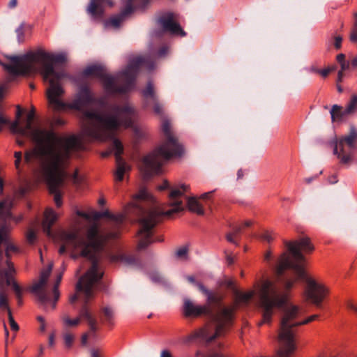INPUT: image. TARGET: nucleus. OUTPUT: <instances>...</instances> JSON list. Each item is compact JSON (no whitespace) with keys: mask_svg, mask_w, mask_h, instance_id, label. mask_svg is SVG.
Listing matches in <instances>:
<instances>
[{"mask_svg":"<svg viewBox=\"0 0 357 357\" xmlns=\"http://www.w3.org/2000/svg\"><path fill=\"white\" fill-rule=\"evenodd\" d=\"M12 64L7 66V69L14 75L23 76L40 73L44 82H48L49 87L46 95L49 107L54 112L66 109H75L81 112L82 119V133L89 140L105 141L111 139V148L114 152L116 170L115 180L121 181L126 172L130 171V167L124 161L121 155L123 153L122 143L114 137L115 132L121 127L130 128L135 138L142 139L144 132L135 126L136 116L135 109L128 104L123 106L113 105L110 112H100L86 107L98 104L101 107L107 105L105 98H96L91 93L89 86L83 85L75 96L70 103H66L61 99L64 91L59 82L66 74L63 70H57L56 65L66 63V57L63 54H53L38 49L29 51L20 56L10 57Z\"/></svg>","mask_w":357,"mask_h":357,"instance_id":"f257e3e1","label":"nucleus"},{"mask_svg":"<svg viewBox=\"0 0 357 357\" xmlns=\"http://www.w3.org/2000/svg\"><path fill=\"white\" fill-rule=\"evenodd\" d=\"M20 135L30 137L36 146L24 153V163L43 180L57 207L62 204L61 189L68 176L66 169L74 152L84 148L82 139L75 135L59 138L52 130L33 128L27 121L21 127Z\"/></svg>","mask_w":357,"mask_h":357,"instance_id":"f03ea898","label":"nucleus"},{"mask_svg":"<svg viewBox=\"0 0 357 357\" xmlns=\"http://www.w3.org/2000/svg\"><path fill=\"white\" fill-rule=\"evenodd\" d=\"M189 282L195 284L198 289L206 296L205 305H196L189 298L183 301V314L187 317H197L204 315L208 318L209 323L183 338V342L199 341L208 344L215 338L222 335L231 324L234 312L241 305H247L253 298L255 292L250 291L235 293V305L227 307L223 304L224 296L218 291L208 289L204 284L197 282L193 276H187Z\"/></svg>","mask_w":357,"mask_h":357,"instance_id":"7ed1b4c3","label":"nucleus"},{"mask_svg":"<svg viewBox=\"0 0 357 357\" xmlns=\"http://www.w3.org/2000/svg\"><path fill=\"white\" fill-rule=\"evenodd\" d=\"M189 188V185L182 184L178 188L171 190L168 202V206L171 208L167 211L156 206L154 204L152 196L144 188L141 189L139 193L135 195L137 200L149 201L151 203V206H149L142 204H135L131 208L128 209V213H132L138 218L139 224V229L137 232L139 250L145 249L155 241L153 239V229L163 216L170 217L174 213L184 210L182 197L187 199V205L190 211L200 215L204 214V208L196 197H188L184 195V192H187ZM156 241H162V239L158 238Z\"/></svg>","mask_w":357,"mask_h":357,"instance_id":"20e7f679","label":"nucleus"},{"mask_svg":"<svg viewBox=\"0 0 357 357\" xmlns=\"http://www.w3.org/2000/svg\"><path fill=\"white\" fill-rule=\"evenodd\" d=\"M62 245L59 250L60 255L66 252V248L79 250V255L87 258L91 263V268L81 278L76 284L77 293H84L86 297L91 295L92 288L98 283L103 276L99 263L102 252V242L105 236L100 235L96 225L91 226L86 235L78 231H62L60 235Z\"/></svg>","mask_w":357,"mask_h":357,"instance_id":"39448f33","label":"nucleus"},{"mask_svg":"<svg viewBox=\"0 0 357 357\" xmlns=\"http://www.w3.org/2000/svg\"><path fill=\"white\" fill-rule=\"evenodd\" d=\"M142 66L151 70L155 63L149 56H137L130 60L126 68L116 76L107 74L102 66L98 65L88 66L84 70L83 75L98 77L109 94H125L134 88L136 76Z\"/></svg>","mask_w":357,"mask_h":357,"instance_id":"423d86ee","label":"nucleus"},{"mask_svg":"<svg viewBox=\"0 0 357 357\" xmlns=\"http://www.w3.org/2000/svg\"><path fill=\"white\" fill-rule=\"evenodd\" d=\"M162 130L166 140L151 153L143 158L140 167L144 179H149L153 174H159L162 165L172 157H179L183 148L171 132L170 122L166 116L162 118Z\"/></svg>","mask_w":357,"mask_h":357,"instance_id":"0eeeda50","label":"nucleus"},{"mask_svg":"<svg viewBox=\"0 0 357 357\" xmlns=\"http://www.w3.org/2000/svg\"><path fill=\"white\" fill-rule=\"evenodd\" d=\"M356 149L357 129L354 126H351L347 134L337 138L333 153L337 155L340 163L350 165L354 160Z\"/></svg>","mask_w":357,"mask_h":357,"instance_id":"6e6552de","label":"nucleus"},{"mask_svg":"<svg viewBox=\"0 0 357 357\" xmlns=\"http://www.w3.org/2000/svg\"><path fill=\"white\" fill-rule=\"evenodd\" d=\"M103 217L107 218L110 220L109 226L107 228L100 231L99 229L98 226L96 224H93L92 225H96L99 234L106 237L104 241L102 242V250H104V248L108 241L114 240L119 238L121 228L126 219L125 215L123 214H120L119 215H114L111 214L108 211H105L103 212H96L94 215V218L96 219H99Z\"/></svg>","mask_w":357,"mask_h":357,"instance_id":"1a4fd4ad","label":"nucleus"},{"mask_svg":"<svg viewBox=\"0 0 357 357\" xmlns=\"http://www.w3.org/2000/svg\"><path fill=\"white\" fill-rule=\"evenodd\" d=\"M151 0H123V8L119 14L111 17L104 22L105 28L119 29L121 22L135 10H144Z\"/></svg>","mask_w":357,"mask_h":357,"instance_id":"9d476101","label":"nucleus"},{"mask_svg":"<svg viewBox=\"0 0 357 357\" xmlns=\"http://www.w3.org/2000/svg\"><path fill=\"white\" fill-rule=\"evenodd\" d=\"M156 22L162 29V32L182 37L186 36V33L182 29L179 24L174 21V15L172 13L162 14L157 19Z\"/></svg>","mask_w":357,"mask_h":357,"instance_id":"9b49d317","label":"nucleus"},{"mask_svg":"<svg viewBox=\"0 0 357 357\" xmlns=\"http://www.w3.org/2000/svg\"><path fill=\"white\" fill-rule=\"evenodd\" d=\"M113 6L114 3L112 0H90L86 11L92 19L101 20L104 17L106 7Z\"/></svg>","mask_w":357,"mask_h":357,"instance_id":"f8f14e48","label":"nucleus"},{"mask_svg":"<svg viewBox=\"0 0 357 357\" xmlns=\"http://www.w3.org/2000/svg\"><path fill=\"white\" fill-rule=\"evenodd\" d=\"M80 294L83 296L84 304L79 310V314L82 319L87 321L89 328V331L87 333L89 337L90 336L95 339L96 338V331H98V323L96 319L93 316L86 305L89 300L93 297V288H92L91 295L89 297H86L84 293Z\"/></svg>","mask_w":357,"mask_h":357,"instance_id":"ddd939ff","label":"nucleus"},{"mask_svg":"<svg viewBox=\"0 0 357 357\" xmlns=\"http://www.w3.org/2000/svg\"><path fill=\"white\" fill-rule=\"evenodd\" d=\"M142 95L145 100V105H153V112L161 118L165 117L163 105L158 101L153 86L151 82L147 84L146 87L142 91Z\"/></svg>","mask_w":357,"mask_h":357,"instance_id":"4468645a","label":"nucleus"},{"mask_svg":"<svg viewBox=\"0 0 357 357\" xmlns=\"http://www.w3.org/2000/svg\"><path fill=\"white\" fill-rule=\"evenodd\" d=\"M17 248L9 242L7 227L2 225L0 227V261H1L5 252L7 258L10 257V252H15Z\"/></svg>","mask_w":357,"mask_h":357,"instance_id":"2eb2a0df","label":"nucleus"},{"mask_svg":"<svg viewBox=\"0 0 357 357\" xmlns=\"http://www.w3.org/2000/svg\"><path fill=\"white\" fill-rule=\"evenodd\" d=\"M47 282V280L40 276L39 281L31 287V291L36 294L38 301L42 304H46L50 301V294L45 289Z\"/></svg>","mask_w":357,"mask_h":357,"instance_id":"dca6fc26","label":"nucleus"},{"mask_svg":"<svg viewBox=\"0 0 357 357\" xmlns=\"http://www.w3.org/2000/svg\"><path fill=\"white\" fill-rule=\"evenodd\" d=\"M57 219V215L52 208L45 210L44 219L42 223L43 231L48 236H52V227Z\"/></svg>","mask_w":357,"mask_h":357,"instance_id":"f3484780","label":"nucleus"},{"mask_svg":"<svg viewBox=\"0 0 357 357\" xmlns=\"http://www.w3.org/2000/svg\"><path fill=\"white\" fill-rule=\"evenodd\" d=\"M112 260L115 261L121 262L127 266L139 268L141 266V262L138 257L128 255L125 253H121L112 257Z\"/></svg>","mask_w":357,"mask_h":357,"instance_id":"a211bd4d","label":"nucleus"},{"mask_svg":"<svg viewBox=\"0 0 357 357\" xmlns=\"http://www.w3.org/2000/svg\"><path fill=\"white\" fill-rule=\"evenodd\" d=\"M332 121H341L350 116L349 114L345 113V108L342 106L334 105L330 111Z\"/></svg>","mask_w":357,"mask_h":357,"instance_id":"6ab92c4d","label":"nucleus"},{"mask_svg":"<svg viewBox=\"0 0 357 357\" xmlns=\"http://www.w3.org/2000/svg\"><path fill=\"white\" fill-rule=\"evenodd\" d=\"M6 268L3 271V273L6 278V284H10V282L15 281L13 275L15 274L16 271L14 268L13 264L8 259L6 261Z\"/></svg>","mask_w":357,"mask_h":357,"instance_id":"aec40b11","label":"nucleus"},{"mask_svg":"<svg viewBox=\"0 0 357 357\" xmlns=\"http://www.w3.org/2000/svg\"><path fill=\"white\" fill-rule=\"evenodd\" d=\"M357 112V95L353 94L349 102L345 107V113L349 116L354 115Z\"/></svg>","mask_w":357,"mask_h":357,"instance_id":"412c9836","label":"nucleus"},{"mask_svg":"<svg viewBox=\"0 0 357 357\" xmlns=\"http://www.w3.org/2000/svg\"><path fill=\"white\" fill-rule=\"evenodd\" d=\"M101 314L102 317V321L107 322L109 324L112 323L114 318V311L109 306L103 307L101 309Z\"/></svg>","mask_w":357,"mask_h":357,"instance_id":"4be33fe9","label":"nucleus"},{"mask_svg":"<svg viewBox=\"0 0 357 357\" xmlns=\"http://www.w3.org/2000/svg\"><path fill=\"white\" fill-rule=\"evenodd\" d=\"M62 276H63V271L57 275V278L56 280V282H55L53 289H52V294H53L54 299V302L53 306H52L53 308L55 307V305H56L55 303L59 298L60 294H59V286L61 281Z\"/></svg>","mask_w":357,"mask_h":357,"instance_id":"5701e85b","label":"nucleus"},{"mask_svg":"<svg viewBox=\"0 0 357 357\" xmlns=\"http://www.w3.org/2000/svg\"><path fill=\"white\" fill-rule=\"evenodd\" d=\"M13 207V201L6 199L2 202H0V213H5L6 216H10V211Z\"/></svg>","mask_w":357,"mask_h":357,"instance_id":"b1692460","label":"nucleus"},{"mask_svg":"<svg viewBox=\"0 0 357 357\" xmlns=\"http://www.w3.org/2000/svg\"><path fill=\"white\" fill-rule=\"evenodd\" d=\"M0 310H10L8 295L3 291H0Z\"/></svg>","mask_w":357,"mask_h":357,"instance_id":"393cba45","label":"nucleus"},{"mask_svg":"<svg viewBox=\"0 0 357 357\" xmlns=\"http://www.w3.org/2000/svg\"><path fill=\"white\" fill-rule=\"evenodd\" d=\"M342 37L341 36H335L328 38L327 45L330 47L333 45L336 50H340L342 47Z\"/></svg>","mask_w":357,"mask_h":357,"instance_id":"a878e982","label":"nucleus"},{"mask_svg":"<svg viewBox=\"0 0 357 357\" xmlns=\"http://www.w3.org/2000/svg\"><path fill=\"white\" fill-rule=\"evenodd\" d=\"M8 285L11 287L16 298H20V296H22L24 289L15 280L10 282V284Z\"/></svg>","mask_w":357,"mask_h":357,"instance_id":"bb28decb","label":"nucleus"},{"mask_svg":"<svg viewBox=\"0 0 357 357\" xmlns=\"http://www.w3.org/2000/svg\"><path fill=\"white\" fill-rule=\"evenodd\" d=\"M81 318H82V317L79 315V317H77L75 319H70V317L68 315H64L62 319L66 325L69 326H77L79 324Z\"/></svg>","mask_w":357,"mask_h":357,"instance_id":"cd10ccee","label":"nucleus"},{"mask_svg":"<svg viewBox=\"0 0 357 357\" xmlns=\"http://www.w3.org/2000/svg\"><path fill=\"white\" fill-rule=\"evenodd\" d=\"M195 356L196 357H224L220 352L215 350L208 351L206 355H204L200 351H197Z\"/></svg>","mask_w":357,"mask_h":357,"instance_id":"c85d7f7f","label":"nucleus"},{"mask_svg":"<svg viewBox=\"0 0 357 357\" xmlns=\"http://www.w3.org/2000/svg\"><path fill=\"white\" fill-rule=\"evenodd\" d=\"M15 156V166L19 172L22 171L21 162L22 159V153L21 151H15L14 153Z\"/></svg>","mask_w":357,"mask_h":357,"instance_id":"c756f323","label":"nucleus"},{"mask_svg":"<svg viewBox=\"0 0 357 357\" xmlns=\"http://www.w3.org/2000/svg\"><path fill=\"white\" fill-rule=\"evenodd\" d=\"M150 279L155 283H163L165 282V279L163 276L159 273L158 272H153L149 275Z\"/></svg>","mask_w":357,"mask_h":357,"instance_id":"7c9ffc66","label":"nucleus"},{"mask_svg":"<svg viewBox=\"0 0 357 357\" xmlns=\"http://www.w3.org/2000/svg\"><path fill=\"white\" fill-rule=\"evenodd\" d=\"M8 322L10 326V328L13 331H17L19 330V326L17 323L15 321L11 310H9L8 312Z\"/></svg>","mask_w":357,"mask_h":357,"instance_id":"2f4dec72","label":"nucleus"},{"mask_svg":"<svg viewBox=\"0 0 357 357\" xmlns=\"http://www.w3.org/2000/svg\"><path fill=\"white\" fill-rule=\"evenodd\" d=\"M64 344L66 347L70 348L73 345L74 336L68 332L63 333Z\"/></svg>","mask_w":357,"mask_h":357,"instance_id":"473e14b6","label":"nucleus"},{"mask_svg":"<svg viewBox=\"0 0 357 357\" xmlns=\"http://www.w3.org/2000/svg\"><path fill=\"white\" fill-rule=\"evenodd\" d=\"M16 33L17 37V40L20 43H23L24 40V24H22L20 26L16 29Z\"/></svg>","mask_w":357,"mask_h":357,"instance_id":"72a5a7b5","label":"nucleus"},{"mask_svg":"<svg viewBox=\"0 0 357 357\" xmlns=\"http://www.w3.org/2000/svg\"><path fill=\"white\" fill-rule=\"evenodd\" d=\"M188 252V249L186 246L181 247L176 252V256L179 259L185 258Z\"/></svg>","mask_w":357,"mask_h":357,"instance_id":"f704fd0d","label":"nucleus"},{"mask_svg":"<svg viewBox=\"0 0 357 357\" xmlns=\"http://www.w3.org/2000/svg\"><path fill=\"white\" fill-rule=\"evenodd\" d=\"M335 70V67L328 68L324 70L314 69L313 70L319 74H320L322 77H326L329 73Z\"/></svg>","mask_w":357,"mask_h":357,"instance_id":"c9c22d12","label":"nucleus"},{"mask_svg":"<svg viewBox=\"0 0 357 357\" xmlns=\"http://www.w3.org/2000/svg\"><path fill=\"white\" fill-rule=\"evenodd\" d=\"M8 125H10V128L12 132L20 134V130L21 129V126H20V122L18 120H16L13 123L10 122Z\"/></svg>","mask_w":357,"mask_h":357,"instance_id":"e433bc0d","label":"nucleus"},{"mask_svg":"<svg viewBox=\"0 0 357 357\" xmlns=\"http://www.w3.org/2000/svg\"><path fill=\"white\" fill-rule=\"evenodd\" d=\"M52 268H53V264H49V266H47V268L46 269L42 271L40 276L42 278H45L47 280H48V278L52 272Z\"/></svg>","mask_w":357,"mask_h":357,"instance_id":"4c0bfd02","label":"nucleus"},{"mask_svg":"<svg viewBox=\"0 0 357 357\" xmlns=\"http://www.w3.org/2000/svg\"><path fill=\"white\" fill-rule=\"evenodd\" d=\"M36 235L35 231L32 229H29L26 234L27 241L30 243H33L34 242V241L36 240Z\"/></svg>","mask_w":357,"mask_h":357,"instance_id":"58836bf2","label":"nucleus"},{"mask_svg":"<svg viewBox=\"0 0 357 357\" xmlns=\"http://www.w3.org/2000/svg\"><path fill=\"white\" fill-rule=\"evenodd\" d=\"M10 123V120L5 118L0 114V132H1L3 129V126L8 125Z\"/></svg>","mask_w":357,"mask_h":357,"instance_id":"ea45409f","label":"nucleus"},{"mask_svg":"<svg viewBox=\"0 0 357 357\" xmlns=\"http://www.w3.org/2000/svg\"><path fill=\"white\" fill-rule=\"evenodd\" d=\"M350 39L352 42L357 43V22L355 23V28L354 30L351 33Z\"/></svg>","mask_w":357,"mask_h":357,"instance_id":"a19ab883","label":"nucleus"},{"mask_svg":"<svg viewBox=\"0 0 357 357\" xmlns=\"http://www.w3.org/2000/svg\"><path fill=\"white\" fill-rule=\"evenodd\" d=\"M72 181L74 184L78 185L81 183V179L78 175L77 171H76L72 176Z\"/></svg>","mask_w":357,"mask_h":357,"instance_id":"79ce46f5","label":"nucleus"},{"mask_svg":"<svg viewBox=\"0 0 357 357\" xmlns=\"http://www.w3.org/2000/svg\"><path fill=\"white\" fill-rule=\"evenodd\" d=\"M261 239L267 242H271L273 240V237L268 232H265L261 235Z\"/></svg>","mask_w":357,"mask_h":357,"instance_id":"37998d69","label":"nucleus"},{"mask_svg":"<svg viewBox=\"0 0 357 357\" xmlns=\"http://www.w3.org/2000/svg\"><path fill=\"white\" fill-rule=\"evenodd\" d=\"M243 226H234L232 228V234L234 236L239 235L241 233Z\"/></svg>","mask_w":357,"mask_h":357,"instance_id":"c03bdc74","label":"nucleus"},{"mask_svg":"<svg viewBox=\"0 0 357 357\" xmlns=\"http://www.w3.org/2000/svg\"><path fill=\"white\" fill-rule=\"evenodd\" d=\"M52 121L54 125L59 126H63L65 123V122L63 119H61V118L57 117V116H54L53 118Z\"/></svg>","mask_w":357,"mask_h":357,"instance_id":"a18cd8bd","label":"nucleus"},{"mask_svg":"<svg viewBox=\"0 0 357 357\" xmlns=\"http://www.w3.org/2000/svg\"><path fill=\"white\" fill-rule=\"evenodd\" d=\"M91 357H102L100 350L96 349H92L91 350Z\"/></svg>","mask_w":357,"mask_h":357,"instance_id":"49530a36","label":"nucleus"},{"mask_svg":"<svg viewBox=\"0 0 357 357\" xmlns=\"http://www.w3.org/2000/svg\"><path fill=\"white\" fill-rule=\"evenodd\" d=\"M168 51V47L167 46H162L158 50V54L159 56H164L167 54Z\"/></svg>","mask_w":357,"mask_h":357,"instance_id":"de8ad7c7","label":"nucleus"},{"mask_svg":"<svg viewBox=\"0 0 357 357\" xmlns=\"http://www.w3.org/2000/svg\"><path fill=\"white\" fill-rule=\"evenodd\" d=\"M340 65L341 66V69L340 71H342V72L349 70L351 68L349 61H345L344 63H340Z\"/></svg>","mask_w":357,"mask_h":357,"instance_id":"09e8293b","label":"nucleus"},{"mask_svg":"<svg viewBox=\"0 0 357 357\" xmlns=\"http://www.w3.org/2000/svg\"><path fill=\"white\" fill-rule=\"evenodd\" d=\"M351 68H357V56L352 57L349 61Z\"/></svg>","mask_w":357,"mask_h":357,"instance_id":"8fccbe9b","label":"nucleus"},{"mask_svg":"<svg viewBox=\"0 0 357 357\" xmlns=\"http://www.w3.org/2000/svg\"><path fill=\"white\" fill-rule=\"evenodd\" d=\"M319 175L316 174L312 176L307 177L304 178V182L306 184H310L313 181L316 180L318 178Z\"/></svg>","mask_w":357,"mask_h":357,"instance_id":"3c124183","label":"nucleus"},{"mask_svg":"<svg viewBox=\"0 0 357 357\" xmlns=\"http://www.w3.org/2000/svg\"><path fill=\"white\" fill-rule=\"evenodd\" d=\"M233 236H234L232 233H228L226 235V238L229 243H234L237 245L238 243L235 241Z\"/></svg>","mask_w":357,"mask_h":357,"instance_id":"603ef678","label":"nucleus"},{"mask_svg":"<svg viewBox=\"0 0 357 357\" xmlns=\"http://www.w3.org/2000/svg\"><path fill=\"white\" fill-rule=\"evenodd\" d=\"M214 192H215V190L205 192L201 195L200 198L202 199H210V197H211V195H213V193Z\"/></svg>","mask_w":357,"mask_h":357,"instance_id":"864d4df0","label":"nucleus"},{"mask_svg":"<svg viewBox=\"0 0 357 357\" xmlns=\"http://www.w3.org/2000/svg\"><path fill=\"white\" fill-rule=\"evenodd\" d=\"M347 306L349 309L354 310V312H357V306L355 305L351 301H349L347 303Z\"/></svg>","mask_w":357,"mask_h":357,"instance_id":"5fc2aeb1","label":"nucleus"},{"mask_svg":"<svg viewBox=\"0 0 357 357\" xmlns=\"http://www.w3.org/2000/svg\"><path fill=\"white\" fill-rule=\"evenodd\" d=\"M337 61L340 64L345 62V55L344 54H340L337 56Z\"/></svg>","mask_w":357,"mask_h":357,"instance_id":"6e6d98bb","label":"nucleus"},{"mask_svg":"<svg viewBox=\"0 0 357 357\" xmlns=\"http://www.w3.org/2000/svg\"><path fill=\"white\" fill-rule=\"evenodd\" d=\"M17 5V0H10L8 4V6L10 9L15 8Z\"/></svg>","mask_w":357,"mask_h":357,"instance_id":"4d7b16f0","label":"nucleus"},{"mask_svg":"<svg viewBox=\"0 0 357 357\" xmlns=\"http://www.w3.org/2000/svg\"><path fill=\"white\" fill-rule=\"evenodd\" d=\"M22 114V108L18 105L17 107V112H16V118L17 120L19 121L20 118L21 117V115Z\"/></svg>","mask_w":357,"mask_h":357,"instance_id":"13d9d810","label":"nucleus"},{"mask_svg":"<svg viewBox=\"0 0 357 357\" xmlns=\"http://www.w3.org/2000/svg\"><path fill=\"white\" fill-rule=\"evenodd\" d=\"M160 357H172L171 353L167 350H163L161 352Z\"/></svg>","mask_w":357,"mask_h":357,"instance_id":"bf43d9fd","label":"nucleus"},{"mask_svg":"<svg viewBox=\"0 0 357 357\" xmlns=\"http://www.w3.org/2000/svg\"><path fill=\"white\" fill-rule=\"evenodd\" d=\"M328 182L331 184H335L337 182V179L335 175H333L328 178Z\"/></svg>","mask_w":357,"mask_h":357,"instance_id":"052dcab7","label":"nucleus"},{"mask_svg":"<svg viewBox=\"0 0 357 357\" xmlns=\"http://www.w3.org/2000/svg\"><path fill=\"white\" fill-rule=\"evenodd\" d=\"M88 337H89L88 333H84V334L82 335V344L83 345H85L86 344Z\"/></svg>","mask_w":357,"mask_h":357,"instance_id":"680f3d73","label":"nucleus"},{"mask_svg":"<svg viewBox=\"0 0 357 357\" xmlns=\"http://www.w3.org/2000/svg\"><path fill=\"white\" fill-rule=\"evenodd\" d=\"M54 344V333H52L49 337V345L52 347Z\"/></svg>","mask_w":357,"mask_h":357,"instance_id":"e2e57ef3","label":"nucleus"},{"mask_svg":"<svg viewBox=\"0 0 357 357\" xmlns=\"http://www.w3.org/2000/svg\"><path fill=\"white\" fill-rule=\"evenodd\" d=\"M169 183L165 181L164 182V183L161 186L159 187V190H163L169 188Z\"/></svg>","mask_w":357,"mask_h":357,"instance_id":"0e129e2a","label":"nucleus"},{"mask_svg":"<svg viewBox=\"0 0 357 357\" xmlns=\"http://www.w3.org/2000/svg\"><path fill=\"white\" fill-rule=\"evenodd\" d=\"M343 76H344V74H343V72L342 71H340L338 72L337 73V82H340L342 81V79H343Z\"/></svg>","mask_w":357,"mask_h":357,"instance_id":"69168bd1","label":"nucleus"},{"mask_svg":"<svg viewBox=\"0 0 357 357\" xmlns=\"http://www.w3.org/2000/svg\"><path fill=\"white\" fill-rule=\"evenodd\" d=\"M226 259H227V264L229 265H231L234 263V259L230 255H227Z\"/></svg>","mask_w":357,"mask_h":357,"instance_id":"338daca9","label":"nucleus"},{"mask_svg":"<svg viewBox=\"0 0 357 357\" xmlns=\"http://www.w3.org/2000/svg\"><path fill=\"white\" fill-rule=\"evenodd\" d=\"M77 299H78V296H77V294H75V295H73V296H71V297H70V302L71 303H75Z\"/></svg>","mask_w":357,"mask_h":357,"instance_id":"774afa93","label":"nucleus"}]
</instances>
